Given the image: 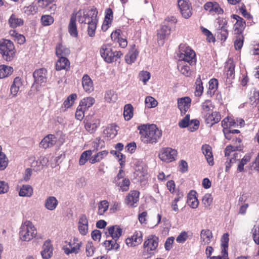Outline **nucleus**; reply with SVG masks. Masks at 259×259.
Segmentation results:
<instances>
[{"label": "nucleus", "mask_w": 259, "mask_h": 259, "mask_svg": "<svg viewBox=\"0 0 259 259\" xmlns=\"http://www.w3.org/2000/svg\"><path fill=\"white\" fill-rule=\"evenodd\" d=\"M98 14V12L95 7L91 9L79 10L75 14L78 21L80 23L88 25V32L89 35L91 37H93L95 34L98 22L97 18Z\"/></svg>", "instance_id": "1"}, {"label": "nucleus", "mask_w": 259, "mask_h": 259, "mask_svg": "<svg viewBox=\"0 0 259 259\" xmlns=\"http://www.w3.org/2000/svg\"><path fill=\"white\" fill-rule=\"evenodd\" d=\"M140 135V139L145 144H155L162 136V132L156 125L141 124L138 127Z\"/></svg>", "instance_id": "2"}, {"label": "nucleus", "mask_w": 259, "mask_h": 259, "mask_svg": "<svg viewBox=\"0 0 259 259\" xmlns=\"http://www.w3.org/2000/svg\"><path fill=\"white\" fill-rule=\"evenodd\" d=\"M101 57L108 63H112L118 61L122 55L121 51L114 50L111 45L104 44L100 50Z\"/></svg>", "instance_id": "3"}, {"label": "nucleus", "mask_w": 259, "mask_h": 259, "mask_svg": "<svg viewBox=\"0 0 259 259\" xmlns=\"http://www.w3.org/2000/svg\"><path fill=\"white\" fill-rule=\"evenodd\" d=\"M178 56L180 61L187 62L190 65H195L196 63L197 59L195 51L186 44L180 45Z\"/></svg>", "instance_id": "4"}, {"label": "nucleus", "mask_w": 259, "mask_h": 259, "mask_svg": "<svg viewBox=\"0 0 259 259\" xmlns=\"http://www.w3.org/2000/svg\"><path fill=\"white\" fill-rule=\"evenodd\" d=\"M16 50L12 41L6 39L0 40V54L5 60H13L16 56Z\"/></svg>", "instance_id": "5"}, {"label": "nucleus", "mask_w": 259, "mask_h": 259, "mask_svg": "<svg viewBox=\"0 0 259 259\" xmlns=\"http://www.w3.org/2000/svg\"><path fill=\"white\" fill-rule=\"evenodd\" d=\"M37 233L36 228L33 223L30 221H26L20 228V238L22 241H29L36 237Z\"/></svg>", "instance_id": "6"}, {"label": "nucleus", "mask_w": 259, "mask_h": 259, "mask_svg": "<svg viewBox=\"0 0 259 259\" xmlns=\"http://www.w3.org/2000/svg\"><path fill=\"white\" fill-rule=\"evenodd\" d=\"M158 238L155 235H152L145 240L143 244V255L149 257L154 254V251L158 247Z\"/></svg>", "instance_id": "7"}, {"label": "nucleus", "mask_w": 259, "mask_h": 259, "mask_svg": "<svg viewBox=\"0 0 259 259\" xmlns=\"http://www.w3.org/2000/svg\"><path fill=\"white\" fill-rule=\"evenodd\" d=\"M179 10L185 19H189L192 15V7L189 0H178Z\"/></svg>", "instance_id": "8"}, {"label": "nucleus", "mask_w": 259, "mask_h": 259, "mask_svg": "<svg viewBox=\"0 0 259 259\" xmlns=\"http://www.w3.org/2000/svg\"><path fill=\"white\" fill-rule=\"evenodd\" d=\"M82 242L77 238L74 237L64 247V252L66 254L78 253L82 246Z\"/></svg>", "instance_id": "9"}, {"label": "nucleus", "mask_w": 259, "mask_h": 259, "mask_svg": "<svg viewBox=\"0 0 259 259\" xmlns=\"http://www.w3.org/2000/svg\"><path fill=\"white\" fill-rule=\"evenodd\" d=\"M143 241V235L141 231H136L125 239V243L128 247H134L140 244Z\"/></svg>", "instance_id": "10"}, {"label": "nucleus", "mask_w": 259, "mask_h": 259, "mask_svg": "<svg viewBox=\"0 0 259 259\" xmlns=\"http://www.w3.org/2000/svg\"><path fill=\"white\" fill-rule=\"evenodd\" d=\"M177 154V150L171 148H165L161 150L159 154V157L163 161L171 162L175 159Z\"/></svg>", "instance_id": "11"}, {"label": "nucleus", "mask_w": 259, "mask_h": 259, "mask_svg": "<svg viewBox=\"0 0 259 259\" xmlns=\"http://www.w3.org/2000/svg\"><path fill=\"white\" fill-rule=\"evenodd\" d=\"M84 127L91 133H94L100 124V120L93 116H87L84 120Z\"/></svg>", "instance_id": "12"}, {"label": "nucleus", "mask_w": 259, "mask_h": 259, "mask_svg": "<svg viewBox=\"0 0 259 259\" xmlns=\"http://www.w3.org/2000/svg\"><path fill=\"white\" fill-rule=\"evenodd\" d=\"M219 26L217 29V37L221 40L225 41L228 36L227 30V21L223 19L218 21Z\"/></svg>", "instance_id": "13"}, {"label": "nucleus", "mask_w": 259, "mask_h": 259, "mask_svg": "<svg viewBox=\"0 0 259 259\" xmlns=\"http://www.w3.org/2000/svg\"><path fill=\"white\" fill-rule=\"evenodd\" d=\"M191 101V99L189 97H184L177 99L178 108L180 110L182 115L186 114L189 110Z\"/></svg>", "instance_id": "14"}, {"label": "nucleus", "mask_w": 259, "mask_h": 259, "mask_svg": "<svg viewBox=\"0 0 259 259\" xmlns=\"http://www.w3.org/2000/svg\"><path fill=\"white\" fill-rule=\"evenodd\" d=\"M140 192L137 190H131L126 195L124 202L131 207H135L139 200Z\"/></svg>", "instance_id": "15"}, {"label": "nucleus", "mask_w": 259, "mask_h": 259, "mask_svg": "<svg viewBox=\"0 0 259 259\" xmlns=\"http://www.w3.org/2000/svg\"><path fill=\"white\" fill-rule=\"evenodd\" d=\"M22 85L23 80L22 78L19 76L16 77L11 85L9 97L11 98L16 97Z\"/></svg>", "instance_id": "16"}, {"label": "nucleus", "mask_w": 259, "mask_h": 259, "mask_svg": "<svg viewBox=\"0 0 259 259\" xmlns=\"http://www.w3.org/2000/svg\"><path fill=\"white\" fill-rule=\"evenodd\" d=\"M203 7L205 10L208 11L210 14L220 15L224 12L219 4L215 2H208L204 4Z\"/></svg>", "instance_id": "17"}, {"label": "nucleus", "mask_w": 259, "mask_h": 259, "mask_svg": "<svg viewBox=\"0 0 259 259\" xmlns=\"http://www.w3.org/2000/svg\"><path fill=\"white\" fill-rule=\"evenodd\" d=\"M57 138L54 135L49 134L44 138L40 142V147L47 149L53 147L56 144Z\"/></svg>", "instance_id": "18"}, {"label": "nucleus", "mask_w": 259, "mask_h": 259, "mask_svg": "<svg viewBox=\"0 0 259 259\" xmlns=\"http://www.w3.org/2000/svg\"><path fill=\"white\" fill-rule=\"evenodd\" d=\"M47 70L44 68H39L34 71L33 76L35 82L42 83L47 81Z\"/></svg>", "instance_id": "19"}, {"label": "nucleus", "mask_w": 259, "mask_h": 259, "mask_svg": "<svg viewBox=\"0 0 259 259\" xmlns=\"http://www.w3.org/2000/svg\"><path fill=\"white\" fill-rule=\"evenodd\" d=\"M76 18L77 16L75 14H72L70 22L68 26V32L71 36L74 37H77L78 36V31L76 22Z\"/></svg>", "instance_id": "20"}, {"label": "nucleus", "mask_w": 259, "mask_h": 259, "mask_svg": "<svg viewBox=\"0 0 259 259\" xmlns=\"http://www.w3.org/2000/svg\"><path fill=\"white\" fill-rule=\"evenodd\" d=\"M213 236L212 232L209 229H203L200 232V242L202 245H208Z\"/></svg>", "instance_id": "21"}, {"label": "nucleus", "mask_w": 259, "mask_h": 259, "mask_svg": "<svg viewBox=\"0 0 259 259\" xmlns=\"http://www.w3.org/2000/svg\"><path fill=\"white\" fill-rule=\"evenodd\" d=\"M59 57V59L56 63V70L57 71L62 70L68 71L70 67V62L69 60L65 57Z\"/></svg>", "instance_id": "22"}, {"label": "nucleus", "mask_w": 259, "mask_h": 259, "mask_svg": "<svg viewBox=\"0 0 259 259\" xmlns=\"http://www.w3.org/2000/svg\"><path fill=\"white\" fill-rule=\"evenodd\" d=\"M122 231L119 226L115 225L108 227L105 234L111 236L113 239L117 240L121 235Z\"/></svg>", "instance_id": "23"}, {"label": "nucleus", "mask_w": 259, "mask_h": 259, "mask_svg": "<svg viewBox=\"0 0 259 259\" xmlns=\"http://www.w3.org/2000/svg\"><path fill=\"white\" fill-rule=\"evenodd\" d=\"M201 150L208 164L211 166L213 165L214 161L211 147L208 144H205L202 145Z\"/></svg>", "instance_id": "24"}, {"label": "nucleus", "mask_w": 259, "mask_h": 259, "mask_svg": "<svg viewBox=\"0 0 259 259\" xmlns=\"http://www.w3.org/2000/svg\"><path fill=\"white\" fill-rule=\"evenodd\" d=\"M77 96L76 94H72L68 96L60 107V111L65 112L68 109L71 107L74 104L75 100L77 99Z\"/></svg>", "instance_id": "25"}, {"label": "nucleus", "mask_w": 259, "mask_h": 259, "mask_svg": "<svg viewBox=\"0 0 259 259\" xmlns=\"http://www.w3.org/2000/svg\"><path fill=\"white\" fill-rule=\"evenodd\" d=\"M53 248L50 241H46L42 246L41 254L44 259L50 258L53 254Z\"/></svg>", "instance_id": "26"}, {"label": "nucleus", "mask_w": 259, "mask_h": 259, "mask_svg": "<svg viewBox=\"0 0 259 259\" xmlns=\"http://www.w3.org/2000/svg\"><path fill=\"white\" fill-rule=\"evenodd\" d=\"M82 85L84 91L90 93L94 91L93 82L88 74H84L82 78Z\"/></svg>", "instance_id": "27"}, {"label": "nucleus", "mask_w": 259, "mask_h": 259, "mask_svg": "<svg viewBox=\"0 0 259 259\" xmlns=\"http://www.w3.org/2000/svg\"><path fill=\"white\" fill-rule=\"evenodd\" d=\"M113 19V12L111 9L108 8L105 11V20L104 21L102 29L106 31L109 27Z\"/></svg>", "instance_id": "28"}, {"label": "nucleus", "mask_w": 259, "mask_h": 259, "mask_svg": "<svg viewBox=\"0 0 259 259\" xmlns=\"http://www.w3.org/2000/svg\"><path fill=\"white\" fill-rule=\"evenodd\" d=\"M24 20L15 14H12L8 20V23L10 27L16 28L24 25Z\"/></svg>", "instance_id": "29"}, {"label": "nucleus", "mask_w": 259, "mask_h": 259, "mask_svg": "<svg viewBox=\"0 0 259 259\" xmlns=\"http://www.w3.org/2000/svg\"><path fill=\"white\" fill-rule=\"evenodd\" d=\"M205 116L206 123L209 124L210 126H212L214 124L218 123L221 119L220 113L217 111L212 112L207 116Z\"/></svg>", "instance_id": "30"}, {"label": "nucleus", "mask_w": 259, "mask_h": 259, "mask_svg": "<svg viewBox=\"0 0 259 259\" xmlns=\"http://www.w3.org/2000/svg\"><path fill=\"white\" fill-rule=\"evenodd\" d=\"M38 6L42 9H46L48 11H54L56 8L55 4H52L54 0H36Z\"/></svg>", "instance_id": "31"}, {"label": "nucleus", "mask_w": 259, "mask_h": 259, "mask_svg": "<svg viewBox=\"0 0 259 259\" xmlns=\"http://www.w3.org/2000/svg\"><path fill=\"white\" fill-rule=\"evenodd\" d=\"M222 126L224 129H228L231 127H236L238 126L237 123L236 118L228 116L225 118L222 121Z\"/></svg>", "instance_id": "32"}, {"label": "nucleus", "mask_w": 259, "mask_h": 259, "mask_svg": "<svg viewBox=\"0 0 259 259\" xmlns=\"http://www.w3.org/2000/svg\"><path fill=\"white\" fill-rule=\"evenodd\" d=\"M70 51L62 43H59L56 47V55L58 57H64L70 54Z\"/></svg>", "instance_id": "33"}, {"label": "nucleus", "mask_w": 259, "mask_h": 259, "mask_svg": "<svg viewBox=\"0 0 259 259\" xmlns=\"http://www.w3.org/2000/svg\"><path fill=\"white\" fill-rule=\"evenodd\" d=\"M9 34L14 40L19 44L22 45L26 41L25 37L23 34L18 33L16 30H10L9 31Z\"/></svg>", "instance_id": "34"}, {"label": "nucleus", "mask_w": 259, "mask_h": 259, "mask_svg": "<svg viewBox=\"0 0 259 259\" xmlns=\"http://www.w3.org/2000/svg\"><path fill=\"white\" fill-rule=\"evenodd\" d=\"M108 154V151L107 150H103L99 152L91 157L90 159V162L91 164H94L99 162L106 157Z\"/></svg>", "instance_id": "35"}, {"label": "nucleus", "mask_w": 259, "mask_h": 259, "mask_svg": "<svg viewBox=\"0 0 259 259\" xmlns=\"http://www.w3.org/2000/svg\"><path fill=\"white\" fill-rule=\"evenodd\" d=\"M195 193V191H191L188 195L187 203L193 208H197L199 204Z\"/></svg>", "instance_id": "36"}, {"label": "nucleus", "mask_w": 259, "mask_h": 259, "mask_svg": "<svg viewBox=\"0 0 259 259\" xmlns=\"http://www.w3.org/2000/svg\"><path fill=\"white\" fill-rule=\"evenodd\" d=\"M139 55V52L137 49H132L126 55L125 60L127 64H131L135 62Z\"/></svg>", "instance_id": "37"}, {"label": "nucleus", "mask_w": 259, "mask_h": 259, "mask_svg": "<svg viewBox=\"0 0 259 259\" xmlns=\"http://www.w3.org/2000/svg\"><path fill=\"white\" fill-rule=\"evenodd\" d=\"M14 71L13 68L6 65H0V79L11 75Z\"/></svg>", "instance_id": "38"}, {"label": "nucleus", "mask_w": 259, "mask_h": 259, "mask_svg": "<svg viewBox=\"0 0 259 259\" xmlns=\"http://www.w3.org/2000/svg\"><path fill=\"white\" fill-rule=\"evenodd\" d=\"M33 188L28 185H24L21 187L19 195L22 197H30L33 194Z\"/></svg>", "instance_id": "39"}, {"label": "nucleus", "mask_w": 259, "mask_h": 259, "mask_svg": "<svg viewBox=\"0 0 259 259\" xmlns=\"http://www.w3.org/2000/svg\"><path fill=\"white\" fill-rule=\"evenodd\" d=\"M58 204L57 199L54 196L49 197L45 201V205L50 210H54Z\"/></svg>", "instance_id": "40"}, {"label": "nucleus", "mask_w": 259, "mask_h": 259, "mask_svg": "<svg viewBox=\"0 0 259 259\" xmlns=\"http://www.w3.org/2000/svg\"><path fill=\"white\" fill-rule=\"evenodd\" d=\"M117 126L115 123H112L108 126L104 130V134L107 137L113 138L117 134Z\"/></svg>", "instance_id": "41"}, {"label": "nucleus", "mask_w": 259, "mask_h": 259, "mask_svg": "<svg viewBox=\"0 0 259 259\" xmlns=\"http://www.w3.org/2000/svg\"><path fill=\"white\" fill-rule=\"evenodd\" d=\"M95 102L94 98L88 97L82 99L79 102V105L82 107L83 109L88 110L90 107H92Z\"/></svg>", "instance_id": "42"}, {"label": "nucleus", "mask_w": 259, "mask_h": 259, "mask_svg": "<svg viewBox=\"0 0 259 259\" xmlns=\"http://www.w3.org/2000/svg\"><path fill=\"white\" fill-rule=\"evenodd\" d=\"M201 113L205 116H206L209 113V112L212 110L213 108L212 102L211 100H206L201 105Z\"/></svg>", "instance_id": "43"}, {"label": "nucleus", "mask_w": 259, "mask_h": 259, "mask_svg": "<svg viewBox=\"0 0 259 259\" xmlns=\"http://www.w3.org/2000/svg\"><path fill=\"white\" fill-rule=\"evenodd\" d=\"M170 29L166 26H162L157 30L158 41L164 40L169 34Z\"/></svg>", "instance_id": "44"}, {"label": "nucleus", "mask_w": 259, "mask_h": 259, "mask_svg": "<svg viewBox=\"0 0 259 259\" xmlns=\"http://www.w3.org/2000/svg\"><path fill=\"white\" fill-rule=\"evenodd\" d=\"M235 65L233 61L228 62L225 66L227 77L228 79H233L235 76Z\"/></svg>", "instance_id": "45"}, {"label": "nucleus", "mask_w": 259, "mask_h": 259, "mask_svg": "<svg viewBox=\"0 0 259 259\" xmlns=\"http://www.w3.org/2000/svg\"><path fill=\"white\" fill-rule=\"evenodd\" d=\"M246 23L244 19L238 20L234 25V29L235 34H243V32L245 28Z\"/></svg>", "instance_id": "46"}, {"label": "nucleus", "mask_w": 259, "mask_h": 259, "mask_svg": "<svg viewBox=\"0 0 259 259\" xmlns=\"http://www.w3.org/2000/svg\"><path fill=\"white\" fill-rule=\"evenodd\" d=\"M251 157L250 154H246L243 156L238 164L237 169L238 172H242L244 171V166L250 161Z\"/></svg>", "instance_id": "47"}, {"label": "nucleus", "mask_w": 259, "mask_h": 259, "mask_svg": "<svg viewBox=\"0 0 259 259\" xmlns=\"http://www.w3.org/2000/svg\"><path fill=\"white\" fill-rule=\"evenodd\" d=\"M24 13L27 16H32L36 14L38 10V8L34 3H32L28 6L23 8Z\"/></svg>", "instance_id": "48"}, {"label": "nucleus", "mask_w": 259, "mask_h": 259, "mask_svg": "<svg viewBox=\"0 0 259 259\" xmlns=\"http://www.w3.org/2000/svg\"><path fill=\"white\" fill-rule=\"evenodd\" d=\"M208 83L209 87L207 93L210 96H212L218 89L219 82L217 79L212 78L209 81Z\"/></svg>", "instance_id": "49"}, {"label": "nucleus", "mask_w": 259, "mask_h": 259, "mask_svg": "<svg viewBox=\"0 0 259 259\" xmlns=\"http://www.w3.org/2000/svg\"><path fill=\"white\" fill-rule=\"evenodd\" d=\"M134 115V108L131 104H126L124 107L123 116L125 120H130Z\"/></svg>", "instance_id": "50"}, {"label": "nucleus", "mask_w": 259, "mask_h": 259, "mask_svg": "<svg viewBox=\"0 0 259 259\" xmlns=\"http://www.w3.org/2000/svg\"><path fill=\"white\" fill-rule=\"evenodd\" d=\"M109 208V203L107 200H102L98 203V210L97 213L100 215H103L107 211Z\"/></svg>", "instance_id": "51"}, {"label": "nucleus", "mask_w": 259, "mask_h": 259, "mask_svg": "<svg viewBox=\"0 0 259 259\" xmlns=\"http://www.w3.org/2000/svg\"><path fill=\"white\" fill-rule=\"evenodd\" d=\"M223 133L224 134L226 139L228 140H232V141L236 145H240L242 142L241 139L240 138H237L233 136V134H231L228 129H223Z\"/></svg>", "instance_id": "52"}, {"label": "nucleus", "mask_w": 259, "mask_h": 259, "mask_svg": "<svg viewBox=\"0 0 259 259\" xmlns=\"http://www.w3.org/2000/svg\"><path fill=\"white\" fill-rule=\"evenodd\" d=\"M178 69L185 76L189 77L192 74L190 67L187 65L182 64L179 63L178 64Z\"/></svg>", "instance_id": "53"}, {"label": "nucleus", "mask_w": 259, "mask_h": 259, "mask_svg": "<svg viewBox=\"0 0 259 259\" xmlns=\"http://www.w3.org/2000/svg\"><path fill=\"white\" fill-rule=\"evenodd\" d=\"M203 92V83L201 79L200 75L196 79L195 82V94L197 96H200L202 95Z\"/></svg>", "instance_id": "54"}, {"label": "nucleus", "mask_w": 259, "mask_h": 259, "mask_svg": "<svg viewBox=\"0 0 259 259\" xmlns=\"http://www.w3.org/2000/svg\"><path fill=\"white\" fill-rule=\"evenodd\" d=\"M240 156H239V154L237 152H235L233 154V156L229 159V160H227L226 163V171L228 172L229 171L230 168L233 165V164L235 163L237 160H239L240 158Z\"/></svg>", "instance_id": "55"}, {"label": "nucleus", "mask_w": 259, "mask_h": 259, "mask_svg": "<svg viewBox=\"0 0 259 259\" xmlns=\"http://www.w3.org/2000/svg\"><path fill=\"white\" fill-rule=\"evenodd\" d=\"M92 154V151L91 150L83 151L80 156L79 159V164L80 165H83L85 164V163L88 161L89 157L91 156Z\"/></svg>", "instance_id": "56"}, {"label": "nucleus", "mask_w": 259, "mask_h": 259, "mask_svg": "<svg viewBox=\"0 0 259 259\" xmlns=\"http://www.w3.org/2000/svg\"><path fill=\"white\" fill-rule=\"evenodd\" d=\"M229 241V234L227 233L224 234L221 238V250L228 252Z\"/></svg>", "instance_id": "57"}, {"label": "nucleus", "mask_w": 259, "mask_h": 259, "mask_svg": "<svg viewBox=\"0 0 259 259\" xmlns=\"http://www.w3.org/2000/svg\"><path fill=\"white\" fill-rule=\"evenodd\" d=\"M117 240L113 239L112 240H106L104 242L105 247L107 250L114 249L117 250L119 248V244L117 243Z\"/></svg>", "instance_id": "58"}, {"label": "nucleus", "mask_w": 259, "mask_h": 259, "mask_svg": "<svg viewBox=\"0 0 259 259\" xmlns=\"http://www.w3.org/2000/svg\"><path fill=\"white\" fill-rule=\"evenodd\" d=\"M244 37L243 34H236V39L234 42V47L236 50H240L244 43Z\"/></svg>", "instance_id": "59"}, {"label": "nucleus", "mask_w": 259, "mask_h": 259, "mask_svg": "<svg viewBox=\"0 0 259 259\" xmlns=\"http://www.w3.org/2000/svg\"><path fill=\"white\" fill-rule=\"evenodd\" d=\"M41 24L44 26H47L51 25L54 23V18L49 15H42L40 19Z\"/></svg>", "instance_id": "60"}, {"label": "nucleus", "mask_w": 259, "mask_h": 259, "mask_svg": "<svg viewBox=\"0 0 259 259\" xmlns=\"http://www.w3.org/2000/svg\"><path fill=\"white\" fill-rule=\"evenodd\" d=\"M252 237L254 243L259 245V224L254 225L251 230Z\"/></svg>", "instance_id": "61"}, {"label": "nucleus", "mask_w": 259, "mask_h": 259, "mask_svg": "<svg viewBox=\"0 0 259 259\" xmlns=\"http://www.w3.org/2000/svg\"><path fill=\"white\" fill-rule=\"evenodd\" d=\"M131 184L130 181L128 179L124 178L122 180L121 183H117L118 186L120 187V189L123 192L127 191L129 190L130 185Z\"/></svg>", "instance_id": "62"}, {"label": "nucleus", "mask_w": 259, "mask_h": 259, "mask_svg": "<svg viewBox=\"0 0 259 259\" xmlns=\"http://www.w3.org/2000/svg\"><path fill=\"white\" fill-rule=\"evenodd\" d=\"M241 149L240 145L237 144L235 146L228 145L227 146L224 151L225 155L226 156H228L230 155L232 152H234L236 150H240Z\"/></svg>", "instance_id": "63"}, {"label": "nucleus", "mask_w": 259, "mask_h": 259, "mask_svg": "<svg viewBox=\"0 0 259 259\" xmlns=\"http://www.w3.org/2000/svg\"><path fill=\"white\" fill-rule=\"evenodd\" d=\"M146 106L149 108H153L157 105V101L152 97L148 96L145 98Z\"/></svg>", "instance_id": "64"}]
</instances>
